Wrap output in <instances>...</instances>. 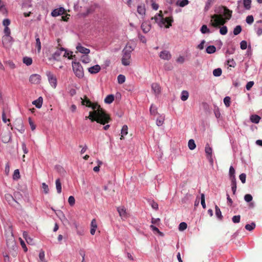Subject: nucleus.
I'll use <instances>...</instances> for the list:
<instances>
[{
  "mask_svg": "<svg viewBox=\"0 0 262 262\" xmlns=\"http://www.w3.org/2000/svg\"><path fill=\"white\" fill-rule=\"evenodd\" d=\"M6 199L8 202H11V201L14 200L13 196L10 194H6L5 195Z\"/></svg>",
  "mask_w": 262,
  "mask_h": 262,
  "instance_id": "obj_63",
  "label": "nucleus"
},
{
  "mask_svg": "<svg viewBox=\"0 0 262 262\" xmlns=\"http://www.w3.org/2000/svg\"><path fill=\"white\" fill-rule=\"evenodd\" d=\"M228 29L226 26H223L220 28V32L222 35H225L227 33Z\"/></svg>",
  "mask_w": 262,
  "mask_h": 262,
  "instance_id": "obj_50",
  "label": "nucleus"
},
{
  "mask_svg": "<svg viewBox=\"0 0 262 262\" xmlns=\"http://www.w3.org/2000/svg\"><path fill=\"white\" fill-rule=\"evenodd\" d=\"M241 216L239 215L233 216L232 220L234 223H238L240 222Z\"/></svg>",
  "mask_w": 262,
  "mask_h": 262,
  "instance_id": "obj_54",
  "label": "nucleus"
},
{
  "mask_svg": "<svg viewBox=\"0 0 262 262\" xmlns=\"http://www.w3.org/2000/svg\"><path fill=\"white\" fill-rule=\"evenodd\" d=\"M29 123L32 130H34L36 128V125L34 124L31 118H29Z\"/></svg>",
  "mask_w": 262,
  "mask_h": 262,
  "instance_id": "obj_59",
  "label": "nucleus"
},
{
  "mask_svg": "<svg viewBox=\"0 0 262 262\" xmlns=\"http://www.w3.org/2000/svg\"><path fill=\"white\" fill-rule=\"evenodd\" d=\"M56 184V188L57 190V192L58 193H60L61 192L62 187H61V183L59 179H57L55 182Z\"/></svg>",
  "mask_w": 262,
  "mask_h": 262,
  "instance_id": "obj_25",
  "label": "nucleus"
},
{
  "mask_svg": "<svg viewBox=\"0 0 262 262\" xmlns=\"http://www.w3.org/2000/svg\"><path fill=\"white\" fill-rule=\"evenodd\" d=\"M23 63L27 66H30L32 63V59L27 56L24 57L23 59Z\"/></svg>",
  "mask_w": 262,
  "mask_h": 262,
  "instance_id": "obj_27",
  "label": "nucleus"
},
{
  "mask_svg": "<svg viewBox=\"0 0 262 262\" xmlns=\"http://www.w3.org/2000/svg\"><path fill=\"white\" fill-rule=\"evenodd\" d=\"M41 187L43 190L44 193L45 194H48L49 192V188L48 187V185H47L45 183H42Z\"/></svg>",
  "mask_w": 262,
  "mask_h": 262,
  "instance_id": "obj_49",
  "label": "nucleus"
},
{
  "mask_svg": "<svg viewBox=\"0 0 262 262\" xmlns=\"http://www.w3.org/2000/svg\"><path fill=\"white\" fill-rule=\"evenodd\" d=\"M150 229H151L153 231L157 232L160 235H163V233L162 232H161L157 227H156V226H154L153 225H151L150 226Z\"/></svg>",
  "mask_w": 262,
  "mask_h": 262,
  "instance_id": "obj_52",
  "label": "nucleus"
},
{
  "mask_svg": "<svg viewBox=\"0 0 262 262\" xmlns=\"http://www.w3.org/2000/svg\"><path fill=\"white\" fill-rule=\"evenodd\" d=\"M128 46H126L122 51L123 57L122 58V63L124 66H128L130 63L132 50H128Z\"/></svg>",
  "mask_w": 262,
  "mask_h": 262,
  "instance_id": "obj_5",
  "label": "nucleus"
},
{
  "mask_svg": "<svg viewBox=\"0 0 262 262\" xmlns=\"http://www.w3.org/2000/svg\"><path fill=\"white\" fill-rule=\"evenodd\" d=\"M254 84V82L253 81H249L248 82L247 84H246V89L247 90H250V89L252 87V86Z\"/></svg>",
  "mask_w": 262,
  "mask_h": 262,
  "instance_id": "obj_62",
  "label": "nucleus"
},
{
  "mask_svg": "<svg viewBox=\"0 0 262 262\" xmlns=\"http://www.w3.org/2000/svg\"><path fill=\"white\" fill-rule=\"evenodd\" d=\"M100 69L101 68L100 66L96 64L94 66L89 68V72L91 74H96L100 71Z\"/></svg>",
  "mask_w": 262,
  "mask_h": 262,
  "instance_id": "obj_18",
  "label": "nucleus"
},
{
  "mask_svg": "<svg viewBox=\"0 0 262 262\" xmlns=\"http://www.w3.org/2000/svg\"><path fill=\"white\" fill-rule=\"evenodd\" d=\"M227 65L230 67L234 68L236 66V63L233 59H229L227 61Z\"/></svg>",
  "mask_w": 262,
  "mask_h": 262,
  "instance_id": "obj_42",
  "label": "nucleus"
},
{
  "mask_svg": "<svg viewBox=\"0 0 262 262\" xmlns=\"http://www.w3.org/2000/svg\"><path fill=\"white\" fill-rule=\"evenodd\" d=\"M231 182V188L233 193L235 194L236 190V181L235 178H232L230 179Z\"/></svg>",
  "mask_w": 262,
  "mask_h": 262,
  "instance_id": "obj_22",
  "label": "nucleus"
},
{
  "mask_svg": "<svg viewBox=\"0 0 262 262\" xmlns=\"http://www.w3.org/2000/svg\"><path fill=\"white\" fill-rule=\"evenodd\" d=\"M246 22L247 24H251L254 21V18H253V16L252 15H248L246 17Z\"/></svg>",
  "mask_w": 262,
  "mask_h": 262,
  "instance_id": "obj_57",
  "label": "nucleus"
},
{
  "mask_svg": "<svg viewBox=\"0 0 262 262\" xmlns=\"http://www.w3.org/2000/svg\"><path fill=\"white\" fill-rule=\"evenodd\" d=\"M3 24L5 27H8L10 24V20L9 19H5L3 21Z\"/></svg>",
  "mask_w": 262,
  "mask_h": 262,
  "instance_id": "obj_64",
  "label": "nucleus"
},
{
  "mask_svg": "<svg viewBox=\"0 0 262 262\" xmlns=\"http://www.w3.org/2000/svg\"><path fill=\"white\" fill-rule=\"evenodd\" d=\"M64 49L61 48L58 49L52 56V58L55 60H59L60 56H62Z\"/></svg>",
  "mask_w": 262,
  "mask_h": 262,
  "instance_id": "obj_9",
  "label": "nucleus"
},
{
  "mask_svg": "<svg viewBox=\"0 0 262 262\" xmlns=\"http://www.w3.org/2000/svg\"><path fill=\"white\" fill-rule=\"evenodd\" d=\"M150 113L152 115H155L157 113V108L154 104H151L150 106Z\"/></svg>",
  "mask_w": 262,
  "mask_h": 262,
  "instance_id": "obj_48",
  "label": "nucleus"
},
{
  "mask_svg": "<svg viewBox=\"0 0 262 262\" xmlns=\"http://www.w3.org/2000/svg\"><path fill=\"white\" fill-rule=\"evenodd\" d=\"M46 75L48 77V81L51 85L55 88L57 86V79L54 75L50 71H47Z\"/></svg>",
  "mask_w": 262,
  "mask_h": 262,
  "instance_id": "obj_7",
  "label": "nucleus"
},
{
  "mask_svg": "<svg viewBox=\"0 0 262 262\" xmlns=\"http://www.w3.org/2000/svg\"><path fill=\"white\" fill-rule=\"evenodd\" d=\"M244 199H245L246 202H251L252 200L253 197H252V196L251 194H246L245 195Z\"/></svg>",
  "mask_w": 262,
  "mask_h": 262,
  "instance_id": "obj_56",
  "label": "nucleus"
},
{
  "mask_svg": "<svg viewBox=\"0 0 262 262\" xmlns=\"http://www.w3.org/2000/svg\"><path fill=\"white\" fill-rule=\"evenodd\" d=\"M187 225L185 222H182L179 224V229L180 231H183L187 228Z\"/></svg>",
  "mask_w": 262,
  "mask_h": 262,
  "instance_id": "obj_46",
  "label": "nucleus"
},
{
  "mask_svg": "<svg viewBox=\"0 0 262 262\" xmlns=\"http://www.w3.org/2000/svg\"><path fill=\"white\" fill-rule=\"evenodd\" d=\"M13 178L14 180H17L20 178V174L18 169H16L14 170Z\"/></svg>",
  "mask_w": 262,
  "mask_h": 262,
  "instance_id": "obj_51",
  "label": "nucleus"
},
{
  "mask_svg": "<svg viewBox=\"0 0 262 262\" xmlns=\"http://www.w3.org/2000/svg\"><path fill=\"white\" fill-rule=\"evenodd\" d=\"M97 228V224L96 219H94L92 220L91 223V230L90 233L92 235H94L96 230Z\"/></svg>",
  "mask_w": 262,
  "mask_h": 262,
  "instance_id": "obj_16",
  "label": "nucleus"
},
{
  "mask_svg": "<svg viewBox=\"0 0 262 262\" xmlns=\"http://www.w3.org/2000/svg\"><path fill=\"white\" fill-rule=\"evenodd\" d=\"M230 98L228 96H227L224 99V103L226 107H229L230 105Z\"/></svg>",
  "mask_w": 262,
  "mask_h": 262,
  "instance_id": "obj_47",
  "label": "nucleus"
},
{
  "mask_svg": "<svg viewBox=\"0 0 262 262\" xmlns=\"http://www.w3.org/2000/svg\"><path fill=\"white\" fill-rule=\"evenodd\" d=\"M255 224L254 223H252L251 224H247L245 226V228L246 230L248 231H252L255 227Z\"/></svg>",
  "mask_w": 262,
  "mask_h": 262,
  "instance_id": "obj_39",
  "label": "nucleus"
},
{
  "mask_svg": "<svg viewBox=\"0 0 262 262\" xmlns=\"http://www.w3.org/2000/svg\"><path fill=\"white\" fill-rule=\"evenodd\" d=\"M165 118L164 116H159L156 120V124L158 126H161L164 121Z\"/></svg>",
  "mask_w": 262,
  "mask_h": 262,
  "instance_id": "obj_30",
  "label": "nucleus"
},
{
  "mask_svg": "<svg viewBox=\"0 0 262 262\" xmlns=\"http://www.w3.org/2000/svg\"><path fill=\"white\" fill-rule=\"evenodd\" d=\"M4 32L5 34V35L3 37L2 41L4 43L6 39H12V37L10 36L11 34V31L8 27L5 28Z\"/></svg>",
  "mask_w": 262,
  "mask_h": 262,
  "instance_id": "obj_13",
  "label": "nucleus"
},
{
  "mask_svg": "<svg viewBox=\"0 0 262 262\" xmlns=\"http://www.w3.org/2000/svg\"><path fill=\"white\" fill-rule=\"evenodd\" d=\"M127 130H128L127 126L126 125H123L122 128V129H121V137H120L121 140L123 139L124 136L127 134V133H128Z\"/></svg>",
  "mask_w": 262,
  "mask_h": 262,
  "instance_id": "obj_26",
  "label": "nucleus"
},
{
  "mask_svg": "<svg viewBox=\"0 0 262 262\" xmlns=\"http://www.w3.org/2000/svg\"><path fill=\"white\" fill-rule=\"evenodd\" d=\"M189 93L187 91H183L181 93V99L185 101L188 98Z\"/></svg>",
  "mask_w": 262,
  "mask_h": 262,
  "instance_id": "obj_29",
  "label": "nucleus"
},
{
  "mask_svg": "<svg viewBox=\"0 0 262 262\" xmlns=\"http://www.w3.org/2000/svg\"><path fill=\"white\" fill-rule=\"evenodd\" d=\"M118 82L119 84H122L125 82V77L123 75H119L117 77Z\"/></svg>",
  "mask_w": 262,
  "mask_h": 262,
  "instance_id": "obj_41",
  "label": "nucleus"
},
{
  "mask_svg": "<svg viewBox=\"0 0 262 262\" xmlns=\"http://www.w3.org/2000/svg\"><path fill=\"white\" fill-rule=\"evenodd\" d=\"M65 12L64 9L61 7L59 9H54L51 13V15L53 17H56L64 14Z\"/></svg>",
  "mask_w": 262,
  "mask_h": 262,
  "instance_id": "obj_14",
  "label": "nucleus"
},
{
  "mask_svg": "<svg viewBox=\"0 0 262 262\" xmlns=\"http://www.w3.org/2000/svg\"><path fill=\"white\" fill-rule=\"evenodd\" d=\"M151 20H155V23L158 24V26L162 28L164 26L166 28H169L171 26L173 19L172 17H163L162 11L160 10L159 13L154 17H151Z\"/></svg>",
  "mask_w": 262,
  "mask_h": 262,
  "instance_id": "obj_3",
  "label": "nucleus"
},
{
  "mask_svg": "<svg viewBox=\"0 0 262 262\" xmlns=\"http://www.w3.org/2000/svg\"><path fill=\"white\" fill-rule=\"evenodd\" d=\"M137 12L140 15L142 16L144 15L146 12L145 6L144 5L138 6L137 8Z\"/></svg>",
  "mask_w": 262,
  "mask_h": 262,
  "instance_id": "obj_23",
  "label": "nucleus"
},
{
  "mask_svg": "<svg viewBox=\"0 0 262 262\" xmlns=\"http://www.w3.org/2000/svg\"><path fill=\"white\" fill-rule=\"evenodd\" d=\"M81 99V104L86 107L92 108L93 111L90 112L89 116L85 117V119H90L91 122L96 121L97 123L104 125L110 122L111 118L104 110L97 103H93L86 96Z\"/></svg>",
  "mask_w": 262,
  "mask_h": 262,
  "instance_id": "obj_1",
  "label": "nucleus"
},
{
  "mask_svg": "<svg viewBox=\"0 0 262 262\" xmlns=\"http://www.w3.org/2000/svg\"><path fill=\"white\" fill-rule=\"evenodd\" d=\"M215 214H216V216L219 219L222 220L223 218V216L222 215V212H221L220 209L217 205H215Z\"/></svg>",
  "mask_w": 262,
  "mask_h": 262,
  "instance_id": "obj_33",
  "label": "nucleus"
},
{
  "mask_svg": "<svg viewBox=\"0 0 262 262\" xmlns=\"http://www.w3.org/2000/svg\"><path fill=\"white\" fill-rule=\"evenodd\" d=\"M216 51V48L214 46H209L206 48V52L208 54H212Z\"/></svg>",
  "mask_w": 262,
  "mask_h": 262,
  "instance_id": "obj_35",
  "label": "nucleus"
},
{
  "mask_svg": "<svg viewBox=\"0 0 262 262\" xmlns=\"http://www.w3.org/2000/svg\"><path fill=\"white\" fill-rule=\"evenodd\" d=\"M68 202L70 206H73L75 203V200L74 196H70L68 199Z\"/></svg>",
  "mask_w": 262,
  "mask_h": 262,
  "instance_id": "obj_55",
  "label": "nucleus"
},
{
  "mask_svg": "<svg viewBox=\"0 0 262 262\" xmlns=\"http://www.w3.org/2000/svg\"><path fill=\"white\" fill-rule=\"evenodd\" d=\"M151 89L155 95H159L161 91V87L158 83H154L151 84Z\"/></svg>",
  "mask_w": 262,
  "mask_h": 262,
  "instance_id": "obj_12",
  "label": "nucleus"
},
{
  "mask_svg": "<svg viewBox=\"0 0 262 262\" xmlns=\"http://www.w3.org/2000/svg\"><path fill=\"white\" fill-rule=\"evenodd\" d=\"M201 203L203 208L205 209L206 206L205 204V194L204 193H202L201 195Z\"/></svg>",
  "mask_w": 262,
  "mask_h": 262,
  "instance_id": "obj_45",
  "label": "nucleus"
},
{
  "mask_svg": "<svg viewBox=\"0 0 262 262\" xmlns=\"http://www.w3.org/2000/svg\"><path fill=\"white\" fill-rule=\"evenodd\" d=\"M243 4L246 9L249 10L251 8V0H244Z\"/></svg>",
  "mask_w": 262,
  "mask_h": 262,
  "instance_id": "obj_32",
  "label": "nucleus"
},
{
  "mask_svg": "<svg viewBox=\"0 0 262 262\" xmlns=\"http://www.w3.org/2000/svg\"><path fill=\"white\" fill-rule=\"evenodd\" d=\"M117 211L122 220H125L129 217V213L124 206L118 207Z\"/></svg>",
  "mask_w": 262,
  "mask_h": 262,
  "instance_id": "obj_8",
  "label": "nucleus"
},
{
  "mask_svg": "<svg viewBox=\"0 0 262 262\" xmlns=\"http://www.w3.org/2000/svg\"><path fill=\"white\" fill-rule=\"evenodd\" d=\"M7 246L8 247L11 246L12 249L14 250L16 248V246L15 244V241L13 236H11V237L7 241Z\"/></svg>",
  "mask_w": 262,
  "mask_h": 262,
  "instance_id": "obj_21",
  "label": "nucleus"
},
{
  "mask_svg": "<svg viewBox=\"0 0 262 262\" xmlns=\"http://www.w3.org/2000/svg\"><path fill=\"white\" fill-rule=\"evenodd\" d=\"M19 239H20V245L21 246L22 248H23L24 251L27 252V248L26 246V244H25L24 241L21 238H19Z\"/></svg>",
  "mask_w": 262,
  "mask_h": 262,
  "instance_id": "obj_61",
  "label": "nucleus"
},
{
  "mask_svg": "<svg viewBox=\"0 0 262 262\" xmlns=\"http://www.w3.org/2000/svg\"><path fill=\"white\" fill-rule=\"evenodd\" d=\"M41 77L38 74H32L29 78L30 82L32 84H38L40 83Z\"/></svg>",
  "mask_w": 262,
  "mask_h": 262,
  "instance_id": "obj_11",
  "label": "nucleus"
},
{
  "mask_svg": "<svg viewBox=\"0 0 262 262\" xmlns=\"http://www.w3.org/2000/svg\"><path fill=\"white\" fill-rule=\"evenodd\" d=\"M201 31L203 34L209 33L210 32V30L208 28L207 26L206 25H203L202 26L201 28Z\"/></svg>",
  "mask_w": 262,
  "mask_h": 262,
  "instance_id": "obj_37",
  "label": "nucleus"
},
{
  "mask_svg": "<svg viewBox=\"0 0 262 262\" xmlns=\"http://www.w3.org/2000/svg\"><path fill=\"white\" fill-rule=\"evenodd\" d=\"M159 57L163 60H169L171 58V54L169 51L164 50L160 53Z\"/></svg>",
  "mask_w": 262,
  "mask_h": 262,
  "instance_id": "obj_10",
  "label": "nucleus"
},
{
  "mask_svg": "<svg viewBox=\"0 0 262 262\" xmlns=\"http://www.w3.org/2000/svg\"><path fill=\"white\" fill-rule=\"evenodd\" d=\"M141 29L144 33H146L149 31L151 29V25L147 22H143L141 25Z\"/></svg>",
  "mask_w": 262,
  "mask_h": 262,
  "instance_id": "obj_17",
  "label": "nucleus"
},
{
  "mask_svg": "<svg viewBox=\"0 0 262 262\" xmlns=\"http://www.w3.org/2000/svg\"><path fill=\"white\" fill-rule=\"evenodd\" d=\"M43 99L41 97H39L37 99L34 100L32 103L36 106L37 108H40L42 106Z\"/></svg>",
  "mask_w": 262,
  "mask_h": 262,
  "instance_id": "obj_20",
  "label": "nucleus"
},
{
  "mask_svg": "<svg viewBox=\"0 0 262 262\" xmlns=\"http://www.w3.org/2000/svg\"><path fill=\"white\" fill-rule=\"evenodd\" d=\"M241 48L242 50H245L247 47V43L245 40H243L240 43Z\"/></svg>",
  "mask_w": 262,
  "mask_h": 262,
  "instance_id": "obj_58",
  "label": "nucleus"
},
{
  "mask_svg": "<svg viewBox=\"0 0 262 262\" xmlns=\"http://www.w3.org/2000/svg\"><path fill=\"white\" fill-rule=\"evenodd\" d=\"M18 125L17 127H19L20 128H16L17 129L20 133H23L25 132V128L23 126V123L21 120H19L17 122Z\"/></svg>",
  "mask_w": 262,
  "mask_h": 262,
  "instance_id": "obj_31",
  "label": "nucleus"
},
{
  "mask_svg": "<svg viewBox=\"0 0 262 262\" xmlns=\"http://www.w3.org/2000/svg\"><path fill=\"white\" fill-rule=\"evenodd\" d=\"M76 49L78 52L86 55L88 54L90 52V49L82 47L80 43H79L76 47Z\"/></svg>",
  "mask_w": 262,
  "mask_h": 262,
  "instance_id": "obj_15",
  "label": "nucleus"
},
{
  "mask_svg": "<svg viewBox=\"0 0 262 262\" xmlns=\"http://www.w3.org/2000/svg\"><path fill=\"white\" fill-rule=\"evenodd\" d=\"M242 31V27L241 26L238 25L236 26V27L234 29L233 34L235 35H237L239 34Z\"/></svg>",
  "mask_w": 262,
  "mask_h": 262,
  "instance_id": "obj_43",
  "label": "nucleus"
},
{
  "mask_svg": "<svg viewBox=\"0 0 262 262\" xmlns=\"http://www.w3.org/2000/svg\"><path fill=\"white\" fill-rule=\"evenodd\" d=\"M222 73V69L217 68L213 70V74L214 76L218 77L221 75Z\"/></svg>",
  "mask_w": 262,
  "mask_h": 262,
  "instance_id": "obj_38",
  "label": "nucleus"
},
{
  "mask_svg": "<svg viewBox=\"0 0 262 262\" xmlns=\"http://www.w3.org/2000/svg\"><path fill=\"white\" fill-rule=\"evenodd\" d=\"M239 179L242 182V183L244 184L246 182V175L245 173H242L239 175Z\"/></svg>",
  "mask_w": 262,
  "mask_h": 262,
  "instance_id": "obj_60",
  "label": "nucleus"
},
{
  "mask_svg": "<svg viewBox=\"0 0 262 262\" xmlns=\"http://www.w3.org/2000/svg\"><path fill=\"white\" fill-rule=\"evenodd\" d=\"M35 37L36 40V47L37 49L38 53H39L41 50V46L38 34L36 33L35 35Z\"/></svg>",
  "mask_w": 262,
  "mask_h": 262,
  "instance_id": "obj_19",
  "label": "nucleus"
},
{
  "mask_svg": "<svg viewBox=\"0 0 262 262\" xmlns=\"http://www.w3.org/2000/svg\"><path fill=\"white\" fill-rule=\"evenodd\" d=\"M189 2L188 0H182L179 3L177 2V5L181 7H183L186 6L188 4Z\"/></svg>",
  "mask_w": 262,
  "mask_h": 262,
  "instance_id": "obj_53",
  "label": "nucleus"
},
{
  "mask_svg": "<svg viewBox=\"0 0 262 262\" xmlns=\"http://www.w3.org/2000/svg\"><path fill=\"white\" fill-rule=\"evenodd\" d=\"M215 12L217 14L212 15L210 20V25L214 28L224 26L232 16V11L225 6L219 7Z\"/></svg>",
  "mask_w": 262,
  "mask_h": 262,
  "instance_id": "obj_2",
  "label": "nucleus"
},
{
  "mask_svg": "<svg viewBox=\"0 0 262 262\" xmlns=\"http://www.w3.org/2000/svg\"><path fill=\"white\" fill-rule=\"evenodd\" d=\"M5 63L11 69H14L16 68L15 63L11 60H7L5 62Z\"/></svg>",
  "mask_w": 262,
  "mask_h": 262,
  "instance_id": "obj_36",
  "label": "nucleus"
},
{
  "mask_svg": "<svg viewBox=\"0 0 262 262\" xmlns=\"http://www.w3.org/2000/svg\"><path fill=\"white\" fill-rule=\"evenodd\" d=\"M45 252L43 250H41L39 254V258L40 260V262H47L45 260Z\"/></svg>",
  "mask_w": 262,
  "mask_h": 262,
  "instance_id": "obj_40",
  "label": "nucleus"
},
{
  "mask_svg": "<svg viewBox=\"0 0 262 262\" xmlns=\"http://www.w3.org/2000/svg\"><path fill=\"white\" fill-rule=\"evenodd\" d=\"M72 68L74 74L78 78H82L83 77V68L79 62H73L72 63Z\"/></svg>",
  "mask_w": 262,
  "mask_h": 262,
  "instance_id": "obj_4",
  "label": "nucleus"
},
{
  "mask_svg": "<svg viewBox=\"0 0 262 262\" xmlns=\"http://www.w3.org/2000/svg\"><path fill=\"white\" fill-rule=\"evenodd\" d=\"M260 120V117L257 115H252L250 116V120L254 123H258Z\"/></svg>",
  "mask_w": 262,
  "mask_h": 262,
  "instance_id": "obj_24",
  "label": "nucleus"
},
{
  "mask_svg": "<svg viewBox=\"0 0 262 262\" xmlns=\"http://www.w3.org/2000/svg\"><path fill=\"white\" fill-rule=\"evenodd\" d=\"M212 151V148L210 147L209 144H206L205 148L206 156L207 159L208 160L210 165L212 166L213 165Z\"/></svg>",
  "mask_w": 262,
  "mask_h": 262,
  "instance_id": "obj_6",
  "label": "nucleus"
},
{
  "mask_svg": "<svg viewBox=\"0 0 262 262\" xmlns=\"http://www.w3.org/2000/svg\"><path fill=\"white\" fill-rule=\"evenodd\" d=\"M114 100V96L113 95H107L104 99L105 103L107 104H110Z\"/></svg>",
  "mask_w": 262,
  "mask_h": 262,
  "instance_id": "obj_28",
  "label": "nucleus"
},
{
  "mask_svg": "<svg viewBox=\"0 0 262 262\" xmlns=\"http://www.w3.org/2000/svg\"><path fill=\"white\" fill-rule=\"evenodd\" d=\"M229 177L230 179L232 178L233 177L235 178V169L232 166H231L229 168Z\"/></svg>",
  "mask_w": 262,
  "mask_h": 262,
  "instance_id": "obj_44",
  "label": "nucleus"
},
{
  "mask_svg": "<svg viewBox=\"0 0 262 262\" xmlns=\"http://www.w3.org/2000/svg\"><path fill=\"white\" fill-rule=\"evenodd\" d=\"M188 146L190 150H193L196 147L194 141L193 139L189 140L188 141Z\"/></svg>",
  "mask_w": 262,
  "mask_h": 262,
  "instance_id": "obj_34",
  "label": "nucleus"
}]
</instances>
